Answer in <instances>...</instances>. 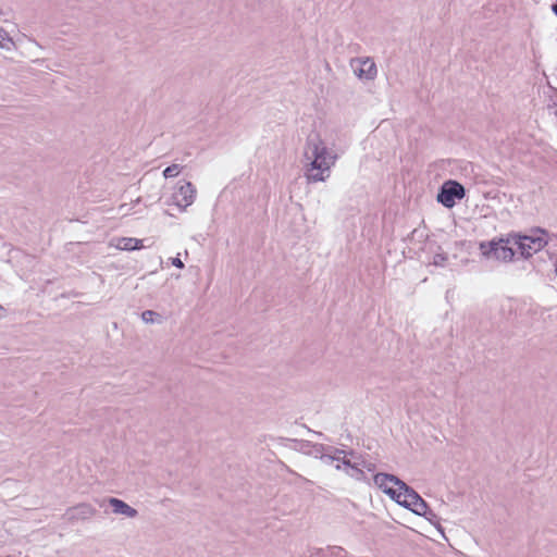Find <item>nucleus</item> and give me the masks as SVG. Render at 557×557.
<instances>
[{
    "label": "nucleus",
    "instance_id": "obj_1",
    "mask_svg": "<svg viewBox=\"0 0 557 557\" xmlns=\"http://www.w3.org/2000/svg\"><path fill=\"white\" fill-rule=\"evenodd\" d=\"M304 157L307 161L305 176L308 183L324 182L330 176V169L334 161L327 148L317 133L307 137Z\"/></svg>",
    "mask_w": 557,
    "mask_h": 557
},
{
    "label": "nucleus",
    "instance_id": "obj_2",
    "mask_svg": "<svg viewBox=\"0 0 557 557\" xmlns=\"http://www.w3.org/2000/svg\"><path fill=\"white\" fill-rule=\"evenodd\" d=\"M512 233L506 236L494 237L488 242H481L479 250L485 259H493L502 262H510L513 260L516 251L510 247L513 244Z\"/></svg>",
    "mask_w": 557,
    "mask_h": 557
},
{
    "label": "nucleus",
    "instance_id": "obj_3",
    "mask_svg": "<svg viewBox=\"0 0 557 557\" xmlns=\"http://www.w3.org/2000/svg\"><path fill=\"white\" fill-rule=\"evenodd\" d=\"M511 238H513V245L517 246L520 255L525 259L532 257L547 245L544 236H529L512 232Z\"/></svg>",
    "mask_w": 557,
    "mask_h": 557
},
{
    "label": "nucleus",
    "instance_id": "obj_4",
    "mask_svg": "<svg viewBox=\"0 0 557 557\" xmlns=\"http://www.w3.org/2000/svg\"><path fill=\"white\" fill-rule=\"evenodd\" d=\"M466 196V189L462 184L457 181H446L440 188L437 201L445 208L450 209L455 206L456 200H461Z\"/></svg>",
    "mask_w": 557,
    "mask_h": 557
},
{
    "label": "nucleus",
    "instance_id": "obj_5",
    "mask_svg": "<svg viewBox=\"0 0 557 557\" xmlns=\"http://www.w3.org/2000/svg\"><path fill=\"white\" fill-rule=\"evenodd\" d=\"M196 187L193 183L187 181H180L173 194L174 202L177 207L185 210L193 205L196 198Z\"/></svg>",
    "mask_w": 557,
    "mask_h": 557
},
{
    "label": "nucleus",
    "instance_id": "obj_6",
    "mask_svg": "<svg viewBox=\"0 0 557 557\" xmlns=\"http://www.w3.org/2000/svg\"><path fill=\"white\" fill-rule=\"evenodd\" d=\"M97 510L89 504L82 503L74 507H71L65 512V518L70 522L86 520L95 516Z\"/></svg>",
    "mask_w": 557,
    "mask_h": 557
},
{
    "label": "nucleus",
    "instance_id": "obj_7",
    "mask_svg": "<svg viewBox=\"0 0 557 557\" xmlns=\"http://www.w3.org/2000/svg\"><path fill=\"white\" fill-rule=\"evenodd\" d=\"M374 484L385 493V490H392L394 486L401 487V481L398 476L389 473H376L373 478Z\"/></svg>",
    "mask_w": 557,
    "mask_h": 557
},
{
    "label": "nucleus",
    "instance_id": "obj_8",
    "mask_svg": "<svg viewBox=\"0 0 557 557\" xmlns=\"http://www.w3.org/2000/svg\"><path fill=\"white\" fill-rule=\"evenodd\" d=\"M108 503L112 507L114 513L123 515L127 518H135L138 515V511L135 508L131 507L122 499L109 497Z\"/></svg>",
    "mask_w": 557,
    "mask_h": 557
},
{
    "label": "nucleus",
    "instance_id": "obj_9",
    "mask_svg": "<svg viewBox=\"0 0 557 557\" xmlns=\"http://www.w3.org/2000/svg\"><path fill=\"white\" fill-rule=\"evenodd\" d=\"M360 67L355 69V73L359 78L373 79L376 76V65L370 59L358 60Z\"/></svg>",
    "mask_w": 557,
    "mask_h": 557
},
{
    "label": "nucleus",
    "instance_id": "obj_10",
    "mask_svg": "<svg viewBox=\"0 0 557 557\" xmlns=\"http://www.w3.org/2000/svg\"><path fill=\"white\" fill-rule=\"evenodd\" d=\"M400 490H403L401 494L404 495L400 506L410 510L413 507V503L416 502L414 496L420 495L405 482L401 483Z\"/></svg>",
    "mask_w": 557,
    "mask_h": 557
},
{
    "label": "nucleus",
    "instance_id": "obj_11",
    "mask_svg": "<svg viewBox=\"0 0 557 557\" xmlns=\"http://www.w3.org/2000/svg\"><path fill=\"white\" fill-rule=\"evenodd\" d=\"M117 248L122 250H135L143 248V242L140 239L122 237L119 239Z\"/></svg>",
    "mask_w": 557,
    "mask_h": 557
},
{
    "label": "nucleus",
    "instance_id": "obj_12",
    "mask_svg": "<svg viewBox=\"0 0 557 557\" xmlns=\"http://www.w3.org/2000/svg\"><path fill=\"white\" fill-rule=\"evenodd\" d=\"M416 502L413 503V507L410 509L413 513L418 516H423L430 509L426 502L421 496H416Z\"/></svg>",
    "mask_w": 557,
    "mask_h": 557
},
{
    "label": "nucleus",
    "instance_id": "obj_13",
    "mask_svg": "<svg viewBox=\"0 0 557 557\" xmlns=\"http://www.w3.org/2000/svg\"><path fill=\"white\" fill-rule=\"evenodd\" d=\"M141 320L145 323H161L162 322V315L153 310H145L141 313Z\"/></svg>",
    "mask_w": 557,
    "mask_h": 557
},
{
    "label": "nucleus",
    "instance_id": "obj_14",
    "mask_svg": "<svg viewBox=\"0 0 557 557\" xmlns=\"http://www.w3.org/2000/svg\"><path fill=\"white\" fill-rule=\"evenodd\" d=\"M334 453L337 454V456H339L341 454L344 455V458L342 459V462L345 467L347 468H350L351 469H357V463H351L350 459H347L346 457L347 456H350V457H354L355 456V451L354 450H349V451H346L344 449H338V448H334Z\"/></svg>",
    "mask_w": 557,
    "mask_h": 557
},
{
    "label": "nucleus",
    "instance_id": "obj_15",
    "mask_svg": "<svg viewBox=\"0 0 557 557\" xmlns=\"http://www.w3.org/2000/svg\"><path fill=\"white\" fill-rule=\"evenodd\" d=\"M181 170H182V165H180L177 163H173L170 166L164 169L163 176L165 178L175 177L176 175H178Z\"/></svg>",
    "mask_w": 557,
    "mask_h": 557
},
{
    "label": "nucleus",
    "instance_id": "obj_16",
    "mask_svg": "<svg viewBox=\"0 0 557 557\" xmlns=\"http://www.w3.org/2000/svg\"><path fill=\"white\" fill-rule=\"evenodd\" d=\"M401 492H403V490H400L398 486L393 487L392 490H385V494L388 495L398 505H400L403 497H404Z\"/></svg>",
    "mask_w": 557,
    "mask_h": 557
},
{
    "label": "nucleus",
    "instance_id": "obj_17",
    "mask_svg": "<svg viewBox=\"0 0 557 557\" xmlns=\"http://www.w3.org/2000/svg\"><path fill=\"white\" fill-rule=\"evenodd\" d=\"M13 45V40L10 38L9 34L0 28V47L3 49H10Z\"/></svg>",
    "mask_w": 557,
    "mask_h": 557
},
{
    "label": "nucleus",
    "instance_id": "obj_18",
    "mask_svg": "<svg viewBox=\"0 0 557 557\" xmlns=\"http://www.w3.org/2000/svg\"><path fill=\"white\" fill-rule=\"evenodd\" d=\"M422 517H424V518H425L428 521H430L432 524H434V525H438V527H440V523H438V517H437V515H436L433 510L429 509V510L426 511V513H425V515H423Z\"/></svg>",
    "mask_w": 557,
    "mask_h": 557
},
{
    "label": "nucleus",
    "instance_id": "obj_19",
    "mask_svg": "<svg viewBox=\"0 0 557 557\" xmlns=\"http://www.w3.org/2000/svg\"><path fill=\"white\" fill-rule=\"evenodd\" d=\"M329 552H330L331 557H345L346 556L345 549L339 546H333L329 549Z\"/></svg>",
    "mask_w": 557,
    "mask_h": 557
},
{
    "label": "nucleus",
    "instance_id": "obj_20",
    "mask_svg": "<svg viewBox=\"0 0 557 557\" xmlns=\"http://www.w3.org/2000/svg\"><path fill=\"white\" fill-rule=\"evenodd\" d=\"M320 458L323 462H325L327 465L333 462L334 460H341V458H339V456H337V454H335V455L322 454Z\"/></svg>",
    "mask_w": 557,
    "mask_h": 557
},
{
    "label": "nucleus",
    "instance_id": "obj_21",
    "mask_svg": "<svg viewBox=\"0 0 557 557\" xmlns=\"http://www.w3.org/2000/svg\"><path fill=\"white\" fill-rule=\"evenodd\" d=\"M357 463V469H351V473H349L351 476H355L356 479L360 480L363 478V471L362 469L359 468L360 462H356Z\"/></svg>",
    "mask_w": 557,
    "mask_h": 557
},
{
    "label": "nucleus",
    "instance_id": "obj_22",
    "mask_svg": "<svg viewBox=\"0 0 557 557\" xmlns=\"http://www.w3.org/2000/svg\"><path fill=\"white\" fill-rule=\"evenodd\" d=\"M360 465L366 468L368 471H374L375 470V463L362 460Z\"/></svg>",
    "mask_w": 557,
    "mask_h": 557
},
{
    "label": "nucleus",
    "instance_id": "obj_23",
    "mask_svg": "<svg viewBox=\"0 0 557 557\" xmlns=\"http://www.w3.org/2000/svg\"><path fill=\"white\" fill-rule=\"evenodd\" d=\"M172 264L178 269L184 268V263L178 257L172 259Z\"/></svg>",
    "mask_w": 557,
    "mask_h": 557
},
{
    "label": "nucleus",
    "instance_id": "obj_24",
    "mask_svg": "<svg viewBox=\"0 0 557 557\" xmlns=\"http://www.w3.org/2000/svg\"><path fill=\"white\" fill-rule=\"evenodd\" d=\"M315 555L319 557H326V555L324 554V550L322 548L317 549Z\"/></svg>",
    "mask_w": 557,
    "mask_h": 557
},
{
    "label": "nucleus",
    "instance_id": "obj_25",
    "mask_svg": "<svg viewBox=\"0 0 557 557\" xmlns=\"http://www.w3.org/2000/svg\"><path fill=\"white\" fill-rule=\"evenodd\" d=\"M552 11L554 12V14L557 16V0L555 1V3L552 5Z\"/></svg>",
    "mask_w": 557,
    "mask_h": 557
},
{
    "label": "nucleus",
    "instance_id": "obj_26",
    "mask_svg": "<svg viewBox=\"0 0 557 557\" xmlns=\"http://www.w3.org/2000/svg\"><path fill=\"white\" fill-rule=\"evenodd\" d=\"M437 258H440L438 260H435V264H440L442 263L446 258L443 257V256H437Z\"/></svg>",
    "mask_w": 557,
    "mask_h": 557
},
{
    "label": "nucleus",
    "instance_id": "obj_27",
    "mask_svg": "<svg viewBox=\"0 0 557 557\" xmlns=\"http://www.w3.org/2000/svg\"><path fill=\"white\" fill-rule=\"evenodd\" d=\"M437 258H440L438 260H435V264H440L442 263L446 258L443 257V256H437Z\"/></svg>",
    "mask_w": 557,
    "mask_h": 557
},
{
    "label": "nucleus",
    "instance_id": "obj_28",
    "mask_svg": "<svg viewBox=\"0 0 557 557\" xmlns=\"http://www.w3.org/2000/svg\"><path fill=\"white\" fill-rule=\"evenodd\" d=\"M323 449H324V446H323V445H321V444H320V445H318V446H317V450H318V451H322Z\"/></svg>",
    "mask_w": 557,
    "mask_h": 557
},
{
    "label": "nucleus",
    "instance_id": "obj_29",
    "mask_svg": "<svg viewBox=\"0 0 557 557\" xmlns=\"http://www.w3.org/2000/svg\"><path fill=\"white\" fill-rule=\"evenodd\" d=\"M537 232H540L542 235H546L547 232L545 230L539 228Z\"/></svg>",
    "mask_w": 557,
    "mask_h": 557
},
{
    "label": "nucleus",
    "instance_id": "obj_30",
    "mask_svg": "<svg viewBox=\"0 0 557 557\" xmlns=\"http://www.w3.org/2000/svg\"><path fill=\"white\" fill-rule=\"evenodd\" d=\"M555 274L557 276V260H556V263H555Z\"/></svg>",
    "mask_w": 557,
    "mask_h": 557
},
{
    "label": "nucleus",
    "instance_id": "obj_31",
    "mask_svg": "<svg viewBox=\"0 0 557 557\" xmlns=\"http://www.w3.org/2000/svg\"><path fill=\"white\" fill-rule=\"evenodd\" d=\"M554 115L556 116L557 119V108L554 110Z\"/></svg>",
    "mask_w": 557,
    "mask_h": 557
},
{
    "label": "nucleus",
    "instance_id": "obj_32",
    "mask_svg": "<svg viewBox=\"0 0 557 557\" xmlns=\"http://www.w3.org/2000/svg\"><path fill=\"white\" fill-rule=\"evenodd\" d=\"M2 309V306H0V310Z\"/></svg>",
    "mask_w": 557,
    "mask_h": 557
}]
</instances>
